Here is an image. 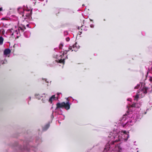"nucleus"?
I'll list each match as a JSON object with an SVG mask.
<instances>
[{
    "label": "nucleus",
    "mask_w": 152,
    "mask_h": 152,
    "mask_svg": "<svg viewBox=\"0 0 152 152\" xmlns=\"http://www.w3.org/2000/svg\"><path fill=\"white\" fill-rule=\"evenodd\" d=\"M129 132L126 131H118L117 130L110 132L108 136L109 141L107 144H110L109 149L112 152H125L120 143L117 144L119 141H126L129 137Z\"/></svg>",
    "instance_id": "1"
},
{
    "label": "nucleus",
    "mask_w": 152,
    "mask_h": 152,
    "mask_svg": "<svg viewBox=\"0 0 152 152\" xmlns=\"http://www.w3.org/2000/svg\"><path fill=\"white\" fill-rule=\"evenodd\" d=\"M129 106H127L128 108V111L125 115H124L121 119L118 121V124L119 126H121L123 127H124L128 123V124L132 125L131 123H135L138 119L141 118L140 114L138 112H137L136 114L133 115L131 112L130 111L131 108L133 107H139L140 106V104L139 103H135L132 104V105L129 104Z\"/></svg>",
    "instance_id": "2"
},
{
    "label": "nucleus",
    "mask_w": 152,
    "mask_h": 152,
    "mask_svg": "<svg viewBox=\"0 0 152 152\" xmlns=\"http://www.w3.org/2000/svg\"><path fill=\"white\" fill-rule=\"evenodd\" d=\"M145 85V83H140V84H138L137 86L135 87L134 89L139 88V89L134 97V100L137 101L139 99L144 96L148 91H151V90L150 89V88L146 87Z\"/></svg>",
    "instance_id": "3"
},
{
    "label": "nucleus",
    "mask_w": 152,
    "mask_h": 152,
    "mask_svg": "<svg viewBox=\"0 0 152 152\" xmlns=\"http://www.w3.org/2000/svg\"><path fill=\"white\" fill-rule=\"evenodd\" d=\"M67 101L65 103L63 102L61 103H58L56 104V107L55 110L56 112L58 114L61 115L62 114V111L60 109V108H64L66 110H68L70 109V106L71 104L70 103L68 99H67Z\"/></svg>",
    "instance_id": "4"
},
{
    "label": "nucleus",
    "mask_w": 152,
    "mask_h": 152,
    "mask_svg": "<svg viewBox=\"0 0 152 152\" xmlns=\"http://www.w3.org/2000/svg\"><path fill=\"white\" fill-rule=\"evenodd\" d=\"M25 29L26 28L24 26L21 25L18 27V29L15 30H13V29L10 30L12 37L15 38H18L20 36V32H23Z\"/></svg>",
    "instance_id": "5"
},
{
    "label": "nucleus",
    "mask_w": 152,
    "mask_h": 152,
    "mask_svg": "<svg viewBox=\"0 0 152 152\" xmlns=\"http://www.w3.org/2000/svg\"><path fill=\"white\" fill-rule=\"evenodd\" d=\"M18 12L22 15L25 19L29 18L32 12L29 9H26L25 7H19L18 10Z\"/></svg>",
    "instance_id": "6"
},
{
    "label": "nucleus",
    "mask_w": 152,
    "mask_h": 152,
    "mask_svg": "<svg viewBox=\"0 0 152 152\" xmlns=\"http://www.w3.org/2000/svg\"><path fill=\"white\" fill-rule=\"evenodd\" d=\"M67 52V50H65L64 53L61 55H57L56 57V59L55 61L57 63H61L64 64V60L65 59L64 57L65 54H66Z\"/></svg>",
    "instance_id": "7"
},
{
    "label": "nucleus",
    "mask_w": 152,
    "mask_h": 152,
    "mask_svg": "<svg viewBox=\"0 0 152 152\" xmlns=\"http://www.w3.org/2000/svg\"><path fill=\"white\" fill-rule=\"evenodd\" d=\"M61 94V93H58L57 96H55V95H53L49 99V102L50 103H52L53 101L54 100H57L58 99V96Z\"/></svg>",
    "instance_id": "8"
},
{
    "label": "nucleus",
    "mask_w": 152,
    "mask_h": 152,
    "mask_svg": "<svg viewBox=\"0 0 152 152\" xmlns=\"http://www.w3.org/2000/svg\"><path fill=\"white\" fill-rule=\"evenodd\" d=\"M41 97L42 98V101L43 103H45L48 101V98L47 97V95L44 94L42 95Z\"/></svg>",
    "instance_id": "9"
},
{
    "label": "nucleus",
    "mask_w": 152,
    "mask_h": 152,
    "mask_svg": "<svg viewBox=\"0 0 152 152\" xmlns=\"http://www.w3.org/2000/svg\"><path fill=\"white\" fill-rule=\"evenodd\" d=\"M109 145V144H106L103 152H112L109 149V148L110 147Z\"/></svg>",
    "instance_id": "10"
},
{
    "label": "nucleus",
    "mask_w": 152,
    "mask_h": 152,
    "mask_svg": "<svg viewBox=\"0 0 152 152\" xmlns=\"http://www.w3.org/2000/svg\"><path fill=\"white\" fill-rule=\"evenodd\" d=\"M77 43H76L72 47L70 46L69 47V49L70 50H72V51L73 50L76 51L77 50V48L76 46Z\"/></svg>",
    "instance_id": "11"
},
{
    "label": "nucleus",
    "mask_w": 152,
    "mask_h": 152,
    "mask_svg": "<svg viewBox=\"0 0 152 152\" xmlns=\"http://www.w3.org/2000/svg\"><path fill=\"white\" fill-rule=\"evenodd\" d=\"M11 52V51L9 49L7 48L5 49L4 51V54L5 56H7Z\"/></svg>",
    "instance_id": "12"
},
{
    "label": "nucleus",
    "mask_w": 152,
    "mask_h": 152,
    "mask_svg": "<svg viewBox=\"0 0 152 152\" xmlns=\"http://www.w3.org/2000/svg\"><path fill=\"white\" fill-rule=\"evenodd\" d=\"M49 126L50 125L49 124H47L43 128V130L44 131L46 130L49 127Z\"/></svg>",
    "instance_id": "13"
},
{
    "label": "nucleus",
    "mask_w": 152,
    "mask_h": 152,
    "mask_svg": "<svg viewBox=\"0 0 152 152\" xmlns=\"http://www.w3.org/2000/svg\"><path fill=\"white\" fill-rule=\"evenodd\" d=\"M34 96L35 97L38 99H40L41 97H42V96H40V95L39 94H35Z\"/></svg>",
    "instance_id": "14"
},
{
    "label": "nucleus",
    "mask_w": 152,
    "mask_h": 152,
    "mask_svg": "<svg viewBox=\"0 0 152 152\" xmlns=\"http://www.w3.org/2000/svg\"><path fill=\"white\" fill-rule=\"evenodd\" d=\"M4 41V39L2 37H0V45H1L3 44V42Z\"/></svg>",
    "instance_id": "15"
},
{
    "label": "nucleus",
    "mask_w": 152,
    "mask_h": 152,
    "mask_svg": "<svg viewBox=\"0 0 152 152\" xmlns=\"http://www.w3.org/2000/svg\"><path fill=\"white\" fill-rule=\"evenodd\" d=\"M24 36L27 38H28L30 37V34L29 32L28 33H24Z\"/></svg>",
    "instance_id": "16"
},
{
    "label": "nucleus",
    "mask_w": 152,
    "mask_h": 152,
    "mask_svg": "<svg viewBox=\"0 0 152 152\" xmlns=\"http://www.w3.org/2000/svg\"><path fill=\"white\" fill-rule=\"evenodd\" d=\"M63 46V45L62 44H61L59 46V48L60 49H61L62 48V47Z\"/></svg>",
    "instance_id": "17"
},
{
    "label": "nucleus",
    "mask_w": 152,
    "mask_h": 152,
    "mask_svg": "<svg viewBox=\"0 0 152 152\" xmlns=\"http://www.w3.org/2000/svg\"><path fill=\"white\" fill-rule=\"evenodd\" d=\"M66 41H67V42H68L69 40L70 39L69 37H67L66 39Z\"/></svg>",
    "instance_id": "18"
},
{
    "label": "nucleus",
    "mask_w": 152,
    "mask_h": 152,
    "mask_svg": "<svg viewBox=\"0 0 152 152\" xmlns=\"http://www.w3.org/2000/svg\"><path fill=\"white\" fill-rule=\"evenodd\" d=\"M90 27L91 28H93L94 27V26L93 25V24H91L90 25Z\"/></svg>",
    "instance_id": "19"
},
{
    "label": "nucleus",
    "mask_w": 152,
    "mask_h": 152,
    "mask_svg": "<svg viewBox=\"0 0 152 152\" xmlns=\"http://www.w3.org/2000/svg\"><path fill=\"white\" fill-rule=\"evenodd\" d=\"M64 34L67 35L68 34V32L67 31H65L64 32Z\"/></svg>",
    "instance_id": "20"
},
{
    "label": "nucleus",
    "mask_w": 152,
    "mask_h": 152,
    "mask_svg": "<svg viewBox=\"0 0 152 152\" xmlns=\"http://www.w3.org/2000/svg\"><path fill=\"white\" fill-rule=\"evenodd\" d=\"M31 97L30 96V97H28V100L29 101H30L31 100Z\"/></svg>",
    "instance_id": "21"
},
{
    "label": "nucleus",
    "mask_w": 152,
    "mask_h": 152,
    "mask_svg": "<svg viewBox=\"0 0 152 152\" xmlns=\"http://www.w3.org/2000/svg\"><path fill=\"white\" fill-rule=\"evenodd\" d=\"M33 149H34V147H31V148H30V150H33Z\"/></svg>",
    "instance_id": "22"
},
{
    "label": "nucleus",
    "mask_w": 152,
    "mask_h": 152,
    "mask_svg": "<svg viewBox=\"0 0 152 152\" xmlns=\"http://www.w3.org/2000/svg\"><path fill=\"white\" fill-rule=\"evenodd\" d=\"M127 100L128 101H130V102H131V99H127Z\"/></svg>",
    "instance_id": "23"
},
{
    "label": "nucleus",
    "mask_w": 152,
    "mask_h": 152,
    "mask_svg": "<svg viewBox=\"0 0 152 152\" xmlns=\"http://www.w3.org/2000/svg\"><path fill=\"white\" fill-rule=\"evenodd\" d=\"M2 10V7L0 8V11H1Z\"/></svg>",
    "instance_id": "24"
},
{
    "label": "nucleus",
    "mask_w": 152,
    "mask_h": 152,
    "mask_svg": "<svg viewBox=\"0 0 152 152\" xmlns=\"http://www.w3.org/2000/svg\"><path fill=\"white\" fill-rule=\"evenodd\" d=\"M45 80V81L47 82V83H48V81H47V80L46 79H44Z\"/></svg>",
    "instance_id": "25"
},
{
    "label": "nucleus",
    "mask_w": 152,
    "mask_h": 152,
    "mask_svg": "<svg viewBox=\"0 0 152 152\" xmlns=\"http://www.w3.org/2000/svg\"><path fill=\"white\" fill-rule=\"evenodd\" d=\"M90 19V20L91 21H93V20H91V19Z\"/></svg>",
    "instance_id": "26"
},
{
    "label": "nucleus",
    "mask_w": 152,
    "mask_h": 152,
    "mask_svg": "<svg viewBox=\"0 0 152 152\" xmlns=\"http://www.w3.org/2000/svg\"><path fill=\"white\" fill-rule=\"evenodd\" d=\"M26 149L27 150H28V148H26Z\"/></svg>",
    "instance_id": "27"
},
{
    "label": "nucleus",
    "mask_w": 152,
    "mask_h": 152,
    "mask_svg": "<svg viewBox=\"0 0 152 152\" xmlns=\"http://www.w3.org/2000/svg\"><path fill=\"white\" fill-rule=\"evenodd\" d=\"M67 58V56H66V58Z\"/></svg>",
    "instance_id": "28"
},
{
    "label": "nucleus",
    "mask_w": 152,
    "mask_h": 152,
    "mask_svg": "<svg viewBox=\"0 0 152 152\" xmlns=\"http://www.w3.org/2000/svg\"><path fill=\"white\" fill-rule=\"evenodd\" d=\"M2 19H3H3H4V18H2Z\"/></svg>",
    "instance_id": "29"
},
{
    "label": "nucleus",
    "mask_w": 152,
    "mask_h": 152,
    "mask_svg": "<svg viewBox=\"0 0 152 152\" xmlns=\"http://www.w3.org/2000/svg\"><path fill=\"white\" fill-rule=\"evenodd\" d=\"M28 26V25H27V26Z\"/></svg>",
    "instance_id": "30"
},
{
    "label": "nucleus",
    "mask_w": 152,
    "mask_h": 152,
    "mask_svg": "<svg viewBox=\"0 0 152 152\" xmlns=\"http://www.w3.org/2000/svg\"><path fill=\"white\" fill-rule=\"evenodd\" d=\"M84 6V4H83V6Z\"/></svg>",
    "instance_id": "31"
},
{
    "label": "nucleus",
    "mask_w": 152,
    "mask_h": 152,
    "mask_svg": "<svg viewBox=\"0 0 152 152\" xmlns=\"http://www.w3.org/2000/svg\"><path fill=\"white\" fill-rule=\"evenodd\" d=\"M136 142V141H135L134 142V143H135Z\"/></svg>",
    "instance_id": "32"
},
{
    "label": "nucleus",
    "mask_w": 152,
    "mask_h": 152,
    "mask_svg": "<svg viewBox=\"0 0 152 152\" xmlns=\"http://www.w3.org/2000/svg\"><path fill=\"white\" fill-rule=\"evenodd\" d=\"M151 88H152V86H151Z\"/></svg>",
    "instance_id": "33"
},
{
    "label": "nucleus",
    "mask_w": 152,
    "mask_h": 152,
    "mask_svg": "<svg viewBox=\"0 0 152 152\" xmlns=\"http://www.w3.org/2000/svg\"><path fill=\"white\" fill-rule=\"evenodd\" d=\"M137 152H138V151H137Z\"/></svg>",
    "instance_id": "34"
}]
</instances>
